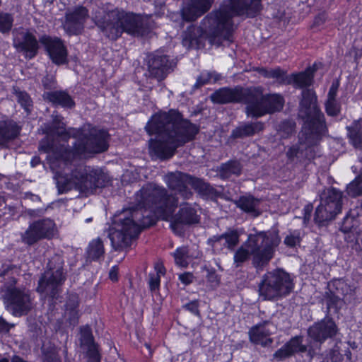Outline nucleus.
<instances>
[{"label":"nucleus","instance_id":"1","mask_svg":"<svg viewBox=\"0 0 362 362\" xmlns=\"http://www.w3.org/2000/svg\"><path fill=\"white\" fill-rule=\"evenodd\" d=\"M65 134L76 139L72 148L55 153L49 160L59 193L75 189L88 194L108 185L110 179L103 171L76 163L78 158H87L106 151L109 147L107 132L92 127L88 132L82 129H70Z\"/></svg>","mask_w":362,"mask_h":362},{"label":"nucleus","instance_id":"2","mask_svg":"<svg viewBox=\"0 0 362 362\" xmlns=\"http://www.w3.org/2000/svg\"><path fill=\"white\" fill-rule=\"evenodd\" d=\"M136 205L115 214L107 228L112 248L120 251L129 247L141 228L154 225L158 218L168 220L178 206V199L167 189L148 183L135 194Z\"/></svg>","mask_w":362,"mask_h":362},{"label":"nucleus","instance_id":"3","mask_svg":"<svg viewBox=\"0 0 362 362\" xmlns=\"http://www.w3.org/2000/svg\"><path fill=\"white\" fill-rule=\"evenodd\" d=\"M151 135L150 151L158 158L165 160L171 158L178 147L192 141L199 132V127L184 119L182 115L174 110L154 115L145 127Z\"/></svg>","mask_w":362,"mask_h":362},{"label":"nucleus","instance_id":"4","mask_svg":"<svg viewBox=\"0 0 362 362\" xmlns=\"http://www.w3.org/2000/svg\"><path fill=\"white\" fill-rule=\"evenodd\" d=\"M298 115L304 124L298 135V143L290 146L286 151L290 163L313 159L315 156L314 146L327 132L325 115L317 105V96L313 90L304 89L302 91Z\"/></svg>","mask_w":362,"mask_h":362},{"label":"nucleus","instance_id":"5","mask_svg":"<svg viewBox=\"0 0 362 362\" xmlns=\"http://www.w3.org/2000/svg\"><path fill=\"white\" fill-rule=\"evenodd\" d=\"M233 24H190L183 33L182 45L187 49H201L207 40L219 47L233 41Z\"/></svg>","mask_w":362,"mask_h":362},{"label":"nucleus","instance_id":"6","mask_svg":"<svg viewBox=\"0 0 362 362\" xmlns=\"http://www.w3.org/2000/svg\"><path fill=\"white\" fill-rule=\"evenodd\" d=\"M281 238L277 231L258 232L250 234L244 242L252 254V264L257 270H262L273 258L275 248Z\"/></svg>","mask_w":362,"mask_h":362},{"label":"nucleus","instance_id":"7","mask_svg":"<svg viewBox=\"0 0 362 362\" xmlns=\"http://www.w3.org/2000/svg\"><path fill=\"white\" fill-rule=\"evenodd\" d=\"M262 0H225L217 10L212 11L202 21L204 23H229L234 16H256L262 9Z\"/></svg>","mask_w":362,"mask_h":362},{"label":"nucleus","instance_id":"8","mask_svg":"<svg viewBox=\"0 0 362 362\" xmlns=\"http://www.w3.org/2000/svg\"><path fill=\"white\" fill-rule=\"evenodd\" d=\"M294 284L290 274L282 269L268 272L258 284L259 297L264 300H275L288 296Z\"/></svg>","mask_w":362,"mask_h":362},{"label":"nucleus","instance_id":"9","mask_svg":"<svg viewBox=\"0 0 362 362\" xmlns=\"http://www.w3.org/2000/svg\"><path fill=\"white\" fill-rule=\"evenodd\" d=\"M284 105V98L281 94H263L262 87H250L245 113L248 117L259 118L267 114L280 112Z\"/></svg>","mask_w":362,"mask_h":362},{"label":"nucleus","instance_id":"10","mask_svg":"<svg viewBox=\"0 0 362 362\" xmlns=\"http://www.w3.org/2000/svg\"><path fill=\"white\" fill-rule=\"evenodd\" d=\"M342 198V192L335 188L325 190L320 197V204L315 210V221L324 225L333 220L341 211Z\"/></svg>","mask_w":362,"mask_h":362},{"label":"nucleus","instance_id":"11","mask_svg":"<svg viewBox=\"0 0 362 362\" xmlns=\"http://www.w3.org/2000/svg\"><path fill=\"white\" fill-rule=\"evenodd\" d=\"M145 62L144 76L146 79H156L159 82L164 80L177 64L174 59L160 50L149 54Z\"/></svg>","mask_w":362,"mask_h":362},{"label":"nucleus","instance_id":"12","mask_svg":"<svg viewBox=\"0 0 362 362\" xmlns=\"http://www.w3.org/2000/svg\"><path fill=\"white\" fill-rule=\"evenodd\" d=\"M66 279L65 269L45 270L38 281L37 291L52 299L57 298Z\"/></svg>","mask_w":362,"mask_h":362},{"label":"nucleus","instance_id":"13","mask_svg":"<svg viewBox=\"0 0 362 362\" xmlns=\"http://www.w3.org/2000/svg\"><path fill=\"white\" fill-rule=\"evenodd\" d=\"M4 299L7 310L15 316L26 315L32 308L30 294L25 289L9 288Z\"/></svg>","mask_w":362,"mask_h":362},{"label":"nucleus","instance_id":"14","mask_svg":"<svg viewBox=\"0 0 362 362\" xmlns=\"http://www.w3.org/2000/svg\"><path fill=\"white\" fill-rule=\"evenodd\" d=\"M104 35L111 40H117L123 32L134 37L147 36L153 29L150 24H97Z\"/></svg>","mask_w":362,"mask_h":362},{"label":"nucleus","instance_id":"15","mask_svg":"<svg viewBox=\"0 0 362 362\" xmlns=\"http://www.w3.org/2000/svg\"><path fill=\"white\" fill-rule=\"evenodd\" d=\"M54 222L50 218L34 221L21 234L22 242L30 246L42 239H49L54 235Z\"/></svg>","mask_w":362,"mask_h":362},{"label":"nucleus","instance_id":"16","mask_svg":"<svg viewBox=\"0 0 362 362\" xmlns=\"http://www.w3.org/2000/svg\"><path fill=\"white\" fill-rule=\"evenodd\" d=\"M39 41L52 63L57 66L68 63V51L61 38L43 35L39 37Z\"/></svg>","mask_w":362,"mask_h":362},{"label":"nucleus","instance_id":"17","mask_svg":"<svg viewBox=\"0 0 362 362\" xmlns=\"http://www.w3.org/2000/svg\"><path fill=\"white\" fill-rule=\"evenodd\" d=\"M194 176L180 171L168 173L165 177V181L168 187L175 191L184 199H189L193 196V192L188 187L192 186Z\"/></svg>","mask_w":362,"mask_h":362},{"label":"nucleus","instance_id":"18","mask_svg":"<svg viewBox=\"0 0 362 362\" xmlns=\"http://www.w3.org/2000/svg\"><path fill=\"white\" fill-rule=\"evenodd\" d=\"M103 17L99 23H146L148 16L125 11L122 8L108 4L103 8Z\"/></svg>","mask_w":362,"mask_h":362},{"label":"nucleus","instance_id":"19","mask_svg":"<svg viewBox=\"0 0 362 362\" xmlns=\"http://www.w3.org/2000/svg\"><path fill=\"white\" fill-rule=\"evenodd\" d=\"M250 88L236 86L234 88H222L216 90L211 95L214 103L219 104L226 103H244L246 106L248 103Z\"/></svg>","mask_w":362,"mask_h":362},{"label":"nucleus","instance_id":"20","mask_svg":"<svg viewBox=\"0 0 362 362\" xmlns=\"http://www.w3.org/2000/svg\"><path fill=\"white\" fill-rule=\"evenodd\" d=\"M13 33L15 35L14 42L16 48L23 52L26 58H34L40 48V41L31 32L23 28L20 30H13Z\"/></svg>","mask_w":362,"mask_h":362},{"label":"nucleus","instance_id":"21","mask_svg":"<svg viewBox=\"0 0 362 362\" xmlns=\"http://www.w3.org/2000/svg\"><path fill=\"white\" fill-rule=\"evenodd\" d=\"M240 240V234L236 230H228L221 235H213L207 240L216 254H220L224 249L233 251Z\"/></svg>","mask_w":362,"mask_h":362},{"label":"nucleus","instance_id":"22","mask_svg":"<svg viewBox=\"0 0 362 362\" xmlns=\"http://www.w3.org/2000/svg\"><path fill=\"white\" fill-rule=\"evenodd\" d=\"M338 332V328L332 318L326 317L315 322L308 329V336L315 341L322 344L327 339L334 337Z\"/></svg>","mask_w":362,"mask_h":362},{"label":"nucleus","instance_id":"23","mask_svg":"<svg viewBox=\"0 0 362 362\" xmlns=\"http://www.w3.org/2000/svg\"><path fill=\"white\" fill-rule=\"evenodd\" d=\"M214 0H185V5L180 10V16L183 21L193 22L206 13Z\"/></svg>","mask_w":362,"mask_h":362},{"label":"nucleus","instance_id":"24","mask_svg":"<svg viewBox=\"0 0 362 362\" xmlns=\"http://www.w3.org/2000/svg\"><path fill=\"white\" fill-rule=\"evenodd\" d=\"M303 336L292 337L273 354V358L279 361L292 356L296 354L306 352L307 346L303 344Z\"/></svg>","mask_w":362,"mask_h":362},{"label":"nucleus","instance_id":"25","mask_svg":"<svg viewBox=\"0 0 362 362\" xmlns=\"http://www.w3.org/2000/svg\"><path fill=\"white\" fill-rule=\"evenodd\" d=\"M199 219L200 217L195 207L185 202L180 204L179 211L173 217L171 226L173 228L179 224L192 225L199 223Z\"/></svg>","mask_w":362,"mask_h":362},{"label":"nucleus","instance_id":"26","mask_svg":"<svg viewBox=\"0 0 362 362\" xmlns=\"http://www.w3.org/2000/svg\"><path fill=\"white\" fill-rule=\"evenodd\" d=\"M271 324L272 322L270 320H264L252 327L248 332L250 341L255 344H261L263 347L270 345L273 340L267 337L272 332L267 327Z\"/></svg>","mask_w":362,"mask_h":362},{"label":"nucleus","instance_id":"27","mask_svg":"<svg viewBox=\"0 0 362 362\" xmlns=\"http://www.w3.org/2000/svg\"><path fill=\"white\" fill-rule=\"evenodd\" d=\"M21 127L13 119L0 120V148L7 147L9 142L16 139Z\"/></svg>","mask_w":362,"mask_h":362},{"label":"nucleus","instance_id":"28","mask_svg":"<svg viewBox=\"0 0 362 362\" xmlns=\"http://www.w3.org/2000/svg\"><path fill=\"white\" fill-rule=\"evenodd\" d=\"M233 202L238 208L253 218L258 217L262 212L260 208L261 199L252 195L240 196Z\"/></svg>","mask_w":362,"mask_h":362},{"label":"nucleus","instance_id":"29","mask_svg":"<svg viewBox=\"0 0 362 362\" xmlns=\"http://www.w3.org/2000/svg\"><path fill=\"white\" fill-rule=\"evenodd\" d=\"M264 124L262 122H243L231 132V138L234 139L252 136L264 129Z\"/></svg>","mask_w":362,"mask_h":362},{"label":"nucleus","instance_id":"30","mask_svg":"<svg viewBox=\"0 0 362 362\" xmlns=\"http://www.w3.org/2000/svg\"><path fill=\"white\" fill-rule=\"evenodd\" d=\"M362 211L360 210L358 206L355 209H350L346 216L344 218L340 230L345 235H348L350 233H355L358 228H361L360 221L358 216Z\"/></svg>","mask_w":362,"mask_h":362},{"label":"nucleus","instance_id":"31","mask_svg":"<svg viewBox=\"0 0 362 362\" xmlns=\"http://www.w3.org/2000/svg\"><path fill=\"white\" fill-rule=\"evenodd\" d=\"M361 151H358V163L351 167L352 172L356 175L346 187V192L351 197H356L362 194V160L360 159Z\"/></svg>","mask_w":362,"mask_h":362},{"label":"nucleus","instance_id":"32","mask_svg":"<svg viewBox=\"0 0 362 362\" xmlns=\"http://www.w3.org/2000/svg\"><path fill=\"white\" fill-rule=\"evenodd\" d=\"M340 284L341 282L338 281L332 283V284H328V291L324 295L328 310L334 309L337 312L344 304L343 299L339 295V285Z\"/></svg>","mask_w":362,"mask_h":362},{"label":"nucleus","instance_id":"33","mask_svg":"<svg viewBox=\"0 0 362 362\" xmlns=\"http://www.w3.org/2000/svg\"><path fill=\"white\" fill-rule=\"evenodd\" d=\"M43 97L55 106L60 105L62 107L69 109L75 106V102L65 90L45 92Z\"/></svg>","mask_w":362,"mask_h":362},{"label":"nucleus","instance_id":"34","mask_svg":"<svg viewBox=\"0 0 362 362\" xmlns=\"http://www.w3.org/2000/svg\"><path fill=\"white\" fill-rule=\"evenodd\" d=\"M242 171L243 165L236 159L221 163L217 168L218 175L222 180H228L232 176L238 177L242 174Z\"/></svg>","mask_w":362,"mask_h":362},{"label":"nucleus","instance_id":"35","mask_svg":"<svg viewBox=\"0 0 362 362\" xmlns=\"http://www.w3.org/2000/svg\"><path fill=\"white\" fill-rule=\"evenodd\" d=\"M315 69L309 68L305 71L298 74H292L288 76L286 83L287 85L292 84L297 88H303L310 86L313 79Z\"/></svg>","mask_w":362,"mask_h":362},{"label":"nucleus","instance_id":"36","mask_svg":"<svg viewBox=\"0 0 362 362\" xmlns=\"http://www.w3.org/2000/svg\"><path fill=\"white\" fill-rule=\"evenodd\" d=\"M348 136L351 144L358 151L362 152V119H358L352 122L347 127ZM362 160V153L360 156Z\"/></svg>","mask_w":362,"mask_h":362},{"label":"nucleus","instance_id":"37","mask_svg":"<svg viewBox=\"0 0 362 362\" xmlns=\"http://www.w3.org/2000/svg\"><path fill=\"white\" fill-rule=\"evenodd\" d=\"M192 187L206 199H214L219 196L218 191L202 178L194 177Z\"/></svg>","mask_w":362,"mask_h":362},{"label":"nucleus","instance_id":"38","mask_svg":"<svg viewBox=\"0 0 362 362\" xmlns=\"http://www.w3.org/2000/svg\"><path fill=\"white\" fill-rule=\"evenodd\" d=\"M88 18V10L83 6H76L66 13V23L85 22Z\"/></svg>","mask_w":362,"mask_h":362},{"label":"nucleus","instance_id":"39","mask_svg":"<svg viewBox=\"0 0 362 362\" xmlns=\"http://www.w3.org/2000/svg\"><path fill=\"white\" fill-rule=\"evenodd\" d=\"M13 94L15 95L17 102L20 104L22 108L29 115L33 107V100L30 95L25 90H21L17 86H13Z\"/></svg>","mask_w":362,"mask_h":362},{"label":"nucleus","instance_id":"40","mask_svg":"<svg viewBox=\"0 0 362 362\" xmlns=\"http://www.w3.org/2000/svg\"><path fill=\"white\" fill-rule=\"evenodd\" d=\"M105 254L104 245L100 238L92 240L87 250L88 258L93 261L99 260Z\"/></svg>","mask_w":362,"mask_h":362},{"label":"nucleus","instance_id":"41","mask_svg":"<svg viewBox=\"0 0 362 362\" xmlns=\"http://www.w3.org/2000/svg\"><path fill=\"white\" fill-rule=\"evenodd\" d=\"M80 345L83 350L98 345L94 341L92 330L88 326L81 328Z\"/></svg>","mask_w":362,"mask_h":362},{"label":"nucleus","instance_id":"42","mask_svg":"<svg viewBox=\"0 0 362 362\" xmlns=\"http://www.w3.org/2000/svg\"><path fill=\"white\" fill-rule=\"evenodd\" d=\"M175 264L181 267H187L189 264V249L187 247H177L173 254Z\"/></svg>","mask_w":362,"mask_h":362},{"label":"nucleus","instance_id":"43","mask_svg":"<svg viewBox=\"0 0 362 362\" xmlns=\"http://www.w3.org/2000/svg\"><path fill=\"white\" fill-rule=\"evenodd\" d=\"M296 122L292 119L282 121L279 126V134L282 139H288L296 132Z\"/></svg>","mask_w":362,"mask_h":362},{"label":"nucleus","instance_id":"44","mask_svg":"<svg viewBox=\"0 0 362 362\" xmlns=\"http://www.w3.org/2000/svg\"><path fill=\"white\" fill-rule=\"evenodd\" d=\"M252 254L248 248L243 244L235 252L233 260L235 267H241L244 262L250 259Z\"/></svg>","mask_w":362,"mask_h":362},{"label":"nucleus","instance_id":"45","mask_svg":"<svg viewBox=\"0 0 362 362\" xmlns=\"http://www.w3.org/2000/svg\"><path fill=\"white\" fill-rule=\"evenodd\" d=\"M344 238L348 243L351 244L353 250L356 252L362 251V226L355 233L345 235Z\"/></svg>","mask_w":362,"mask_h":362},{"label":"nucleus","instance_id":"46","mask_svg":"<svg viewBox=\"0 0 362 362\" xmlns=\"http://www.w3.org/2000/svg\"><path fill=\"white\" fill-rule=\"evenodd\" d=\"M214 79V81H216L219 79V75L217 74L215 72H202L201 74L197 77V81L195 84L193 86L192 90H194L195 89H198L201 88L202 86H204L205 84H207L210 82L211 79Z\"/></svg>","mask_w":362,"mask_h":362},{"label":"nucleus","instance_id":"47","mask_svg":"<svg viewBox=\"0 0 362 362\" xmlns=\"http://www.w3.org/2000/svg\"><path fill=\"white\" fill-rule=\"evenodd\" d=\"M42 353V362H61L60 357L54 346H43Z\"/></svg>","mask_w":362,"mask_h":362},{"label":"nucleus","instance_id":"48","mask_svg":"<svg viewBox=\"0 0 362 362\" xmlns=\"http://www.w3.org/2000/svg\"><path fill=\"white\" fill-rule=\"evenodd\" d=\"M64 259L60 255H54L47 264L46 270L64 269Z\"/></svg>","mask_w":362,"mask_h":362},{"label":"nucleus","instance_id":"49","mask_svg":"<svg viewBox=\"0 0 362 362\" xmlns=\"http://www.w3.org/2000/svg\"><path fill=\"white\" fill-rule=\"evenodd\" d=\"M341 105L337 99L327 100L325 103V111L329 116L335 117L339 115Z\"/></svg>","mask_w":362,"mask_h":362},{"label":"nucleus","instance_id":"50","mask_svg":"<svg viewBox=\"0 0 362 362\" xmlns=\"http://www.w3.org/2000/svg\"><path fill=\"white\" fill-rule=\"evenodd\" d=\"M287 78L286 71L281 69L280 67L270 69L269 78H274L280 83L286 84V81Z\"/></svg>","mask_w":362,"mask_h":362},{"label":"nucleus","instance_id":"51","mask_svg":"<svg viewBox=\"0 0 362 362\" xmlns=\"http://www.w3.org/2000/svg\"><path fill=\"white\" fill-rule=\"evenodd\" d=\"M85 350L86 353V356L88 357V362H100L101 354L100 352L98 344L86 349Z\"/></svg>","mask_w":362,"mask_h":362},{"label":"nucleus","instance_id":"52","mask_svg":"<svg viewBox=\"0 0 362 362\" xmlns=\"http://www.w3.org/2000/svg\"><path fill=\"white\" fill-rule=\"evenodd\" d=\"M62 27L69 35H78L83 30V24H62Z\"/></svg>","mask_w":362,"mask_h":362},{"label":"nucleus","instance_id":"53","mask_svg":"<svg viewBox=\"0 0 362 362\" xmlns=\"http://www.w3.org/2000/svg\"><path fill=\"white\" fill-rule=\"evenodd\" d=\"M183 309L188 310L193 315L199 317L201 315L199 308V303L198 300H194L185 303L182 305Z\"/></svg>","mask_w":362,"mask_h":362},{"label":"nucleus","instance_id":"54","mask_svg":"<svg viewBox=\"0 0 362 362\" xmlns=\"http://www.w3.org/2000/svg\"><path fill=\"white\" fill-rule=\"evenodd\" d=\"M43 87L47 90H52L56 88L57 81L53 75L47 74L42 79Z\"/></svg>","mask_w":362,"mask_h":362},{"label":"nucleus","instance_id":"55","mask_svg":"<svg viewBox=\"0 0 362 362\" xmlns=\"http://www.w3.org/2000/svg\"><path fill=\"white\" fill-rule=\"evenodd\" d=\"M78 296L76 294H70L65 304L66 310H78Z\"/></svg>","mask_w":362,"mask_h":362},{"label":"nucleus","instance_id":"56","mask_svg":"<svg viewBox=\"0 0 362 362\" xmlns=\"http://www.w3.org/2000/svg\"><path fill=\"white\" fill-rule=\"evenodd\" d=\"M52 125L57 129H65V124L63 122V117L58 112L54 111L52 114Z\"/></svg>","mask_w":362,"mask_h":362},{"label":"nucleus","instance_id":"57","mask_svg":"<svg viewBox=\"0 0 362 362\" xmlns=\"http://www.w3.org/2000/svg\"><path fill=\"white\" fill-rule=\"evenodd\" d=\"M148 285L151 291L158 290L160 287V276L158 274H149L148 275Z\"/></svg>","mask_w":362,"mask_h":362},{"label":"nucleus","instance_id":"58","mask_svg":"<svg viewBox=\"0 0 362 362\" xmlns=\"http://www.w3.org/2000/svg\"><path fill=\"white\" fill-rule=\"evenodd\" d=\"M327 356L332 362H341L344 358V356L340 353L339 348L337 346L329 350Z\"/></svg>","mask_w":362,"mask_h":362},{"label":"nucleus","instance_id":"59","mask_svg":"<svg viewBox=\"0 0 362 362\" xmlns=\"http://www.w3.org/2000/svg\"><path fill=\"white\" fill-rule=\"evenodd\" d=\"M66 315L68 317V322L71 325L75 326L78 322L79 314L78 310H66Z\"/></svg>","mask_w":362,"mask_h":362},{"label":"nucleus","instance_id":"60","mask_svg":"<svg viewBox=\"0 0 362 362\" xmlns=\"http://www.w3.org/2000/svg\"><path fill=\"white\" fill-rule=\"evenodd\" d=\"M300 241L299 235L293 233L288 235L284 239L285 245L291 247H295L296 245L299 244Z\"/></svg>","mask_w":362,"mask_h":362},{"label":"nucleus","instance_id":"61","mask_svg":"<svg viewBox=\"0 0 362 362\" xmlns=\"http://www.w3.org/2000/svg\"><path fill=\"white\" fill-rule=\"evenodd\" d=\"M339 86V81L338 80L332 82L327 94V100L336 99Z\"/></svg>","mask_w":362,"mask_h":362},{"label":"nucleus","instance_id":"62","mask_svg":"<svg viewBox=\"0 0 362 362\" xmlns=\"http://www.w3.org/2000/svg\"><path fill=\"white\" fill-rule=\"evenodd\" d=\"M194 278V275L190 272H185L179 275V280L185 285L192 284Z\"/></svg>","mask_w":362,"mask_h":362},{"label":"nucleus","instance_id":"63","mask_svg":"<svg viewBox=\"0 0 362 362\" xmlns=\"http://www.w3.org/2000/svg\"><path fill=\"white\" fill-rule=\"evenodd\" d=\"M313 209V206L312 204H308L305 206L303 209V221L304 223L308 222L311 217V214Z\"/></svg>","mask_w":362,"mask_h":362},{"label":"nucleus","instance_id":"64","mask_svg":"<svg viewBox=\"0 0 362 362\" xmlns=\"http://www.w3.org/2000/svg\"><path fill=\"white\" fill-rule=\"evenodd\" d=\"M45 209H28L26 214L33 218L40 217L45 213Z\"/></svg>","mask_w":362,"mask_h":362}]
</instances>
